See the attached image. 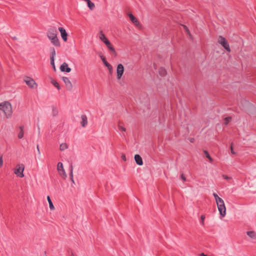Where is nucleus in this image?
Listing matches in <instances>:
<instances>
[{
  "mask_svg": "<svg viewBox=\"0 0 256 256\" xmlns=\"http://www.w3.org/2000/svg\"><path fill=\"white\" fill-rule=\"evenodd\" d=\"M232 118L230 117H226L225 118V120L226 121V124H227L230 120Z\"/></svg>",
  "mask_w": 256,
  "mask_h": 256,
  "instance_id": "36",
  "label": "nucleus"
},
{
  "mask_svg": "<svg viewBox=\"0 0 256 256\" xmlns=\"http://www.w3.org/2000/svg\"><path fill=\"white\" fill-rule=\"evenodd\" d=\"M3 164V160H2V156H0V168L2 166Z\"/></svg>",
  "mask_w": 256,
  "mask_h": 256,
  "instance_id": "35",
  "label": "nucleus"
},
{
  "mask_svg": "<svg viewBox=\"0 0 256 256\" xmlns=\"http://www.w3.org/2000/svg\"><path fill=\"white\" fill-rule=\"evenodd\" d=\"M124 72V67L122 64L118 65L116 68V77L118 80L121 78Z\"/></svg>",
  "mask_w": 256,
  "mask_h": 256,
  "instance_id": "7",
  "label": "nucleus"
},
{
  "mask_svg": "<svg viewBox=\"0 0 256 256\" xmlns=\"http://www.w3.org/2000/svg\"><path fill=\"white\" fill-rule=\"evenodd\" d=\"M200 256H208L207 255L205 254H204V253H202L200 254Z\"/></svg>",
  "mask_w": 256,
  "mask_h": 256,
  "instance_id": "40",
  "label": "nucleus"
},
{
  "mask_svg": "<svg viewBox=\"0 0 256 256\" xmlns=\"http://www.w3.org/2000/svg\"><path fill=\"white\" fill-rule=\"evenodd\" d=\"M129 18L131 22L136 26H138L140 25L138 19L132 14H128Z\"/></svg>",
  "mask_w": 256,
  "mask_h": 256,
  "instance_id": "13",
  "label": "nucleus"
},
{
  "mask_svg": "<svg viewBox=\"0 0 256 256\" xmlns=\"http://www.w3.org/2000/svg\"><path fill=\"white\" fill-rule=\"evenodd\" d=\"M0 110L3 111L7 118H10L12 113V105L7 101L0 103Z\"/></svg>",
  "mask_w": 256,
  "mask_h": 256,
  "instance_id": "2",
  "label": "nucleus"
},
{
  "mask_svg": "<svg viewBox=\"0 0 256 256\" xmlns=\"http://www.w3.org/2000/svg\"><path fill=\"white\" fill-rule=\"evenodd\" d=\"M193 140H194V139H192V140H190V142H193Z\"/></svg>",
  "mask_w": 256,
  "mask_h": 256,
  "instance_id": "43",
  "label": "nucleus"
},
{
  "mask_svg": "<svg viewBox=\"0 0 256 256\" xmlns=\"http://www.w3.org/2000/svg\"><path fill=\"white\" fill-rule=\"evenodd\" d=\"M204 152L206 156L209 160L210 162H212V158L210 157V155L209 154L208 152L206 150H204Z\"/></svg>",
  "mask_w": 256,
  "mask_h": 256,
  "instance_id": "24",
  "label": "nucleus"
},
{
  "mask_svg": "<svg viewBox=\"0 0 256 256\" xmlns=\"http://www.w3.org/2000/svg\"><path fill=\"white\" fill-rule=\"evenodd\" d=\"M24 168V164H18L16 166V168L15 169L14 172L18 176L23 178L24 176L23 173Z\"/></svg>",
  "mask_w": 256,
  "mask_h": 256,
  "instance_id": "5",
  "label": "nucleus"
},
{
  "mask_svg": "<svg viewBox=\"0 0 256 256\" xmlns=\"http://www.w3.org/2000/svg\"><path fill=\"white\" fill-rule=\"evenodd\" d=\"M184 27L186 28V30L188 32V28L186 26H184Z\"/></svg>",
  "mask_w": 256,
  "mask_h": 256,
  "instance_id": "42",
  "label": "nucleus"
},
{
  "mask_svg": "<svg viewBox=\"0 0 256 256\" xmlns=\"http://www.w3.org/2000/svg\"><path fill=\"white\" fill-rule=\"evenodd\" d=\"M122 159L126 161V156H125V155H124V154L122 155Z\"/></svg>",
  "mask_w": 256,
  "mask_h": 256,
  "instance_id": "39",
  "label": "nucleus"
},
{
  "mask_svg": "<svg viewBox=\"0 0 256 256\" xmlns=\"http://www.w3.org/2000/svg\"><path fill=\"white\" fill-rule=\"evenodd\" d=\"M20 132L18 134V137L19 139H21L24 137V126H20Z\"/></svg>",
  "mask_w": 256,
  "mask_h": 256,
  "instance_id": "16",
  "label": "nucleus"
},
{
  "mask_svg": "<svg viewBox=\"0 0 256 256\" xmlns=\"http://www.w3.org/2000/svg\"><path fill=\"white\" fill-rule=\"evenodd\" d=\"M217 205L224 204V201L222 198L218 199V201H216Z\"/></svg>",
  "mask_w": 256,
  "mask_h": 256,
  "instance_id": "30",
  "label": "nucleus"
},
{
  "mask_svg": "<svg viewBox=\"0 0 256 256\" xmlns=\"http://www.w3.org/2000/svg\"><path fill=\"white\" fill-rule=\"evenodd\" d=\"M134 160L137 164L142 166L143 164L142 160L139 154H136L134 156Z\"/></svg>",
  "mask_w": 256,
  "mask_h": 256,
  "instance_id": "14",
  "label": "nucleus"
},
{
  "mask_svg": "<svg viewBox=\"0 0 256 256\" xmlns=\"http://www.w3.org/2000/svg\"><path fill=\"white\" fill-rule=\"evenodd\" d=\"M230 152L233 154H236V152L234 150V149L232 148V144H231V145H230Z\"/></svg>",
  "mask_w": 256,
  "mask_h": 256,
  "instance_id": "34",
  "label": "nucleus"
},
{
  "mask_svg": "<svg viewBox=\"0 0 256 256\" xmlns=\"http://www.w3.org/2000/svg\"><path fill=\"white\" fill-rule=\"evenodd\" d=\"M180 178L183 180V181L185 182L186 180V178L183 174L180 175Z\"/></svg>",
  "mask_w": 256,
  "mask_h": 256,
  "instance_id": "37",
  "label": "nucleus"
},
{
  "mask_svg": "<svg viewBox=\"0 0 256 256\" xmlns=\"http://www.w3.org/2000/svg\"><path fill=\"white\" fill-rule=\"evenodd\" d=\"M51 82L56 88H58V90H59L60 89V87L59 84L56 80H52Z\"/></svg>",
  "mask_w": 256,
  "mask_h": 256,
  "instance_id": "22",
  "label": "nucleus"
},
{
  "mask_svg": "<svg viewBox=\"0 0 256 256\" xmlns=\"http://www.w3.org/2000/svg\"><path fill=\"white\" fill-rule=\"evenodd\" d=\"M60 70L62 72H70L71 71V68L68 66V64L66 62H64L60 66Z\"/></svg>",
  "mask_w": 256,
  "mask_h": 256,
  "instance_id": "12",
  "label": "nucleus"
},
{
  "mask_svg": "<svg viewBox=\"0 0 256 256\" xmlns=\"http://www.w3.org/2000/svg\"><path fill=\"white\" fill-rule=\"evenodd\" d=\"M70 178L72 180V182L74 183V180L73 178V167L72 164H70Z\"/></svg>",
  "mask_w": 256,
  "mask_h": 256,
  "instance_id": "20",
  "label": "nucleus"
},
{
  "mask_svg": "<svg viewBox=\"0 0 256 256\" xmlns=\"http://www.w3.org/2000/svg\"><path fill=\"white\" fill-rule=\"evenodd\" d=\"M37 150H38V152L40 153V152L39 146H38V145L37 146Z\"/></svg>",
  "mask_w": 256,
  "mask_h": 256,
  "instance_id": "41",
  "label": "nucleus"
},
{
  "mask_svg": "<svg viewBox=\"0 0 256 256\" xmlns=\"http://www.w3.org/2000/svg\"><path fill=\"white\" fill-rule=\"evenodd\" d=\"M158 72H159V74L162 76H166V70L163 68H159Z\"/></svg>",
  "mask_w": 256,
  "mask_h": 256,
  "instance_id": "18",
  "label": "nucleus"
},
{
  "mask_svg": "<svg viewBox=\"0 0 256 256\" xmlns=\"http://www.w3.org/2000/svg\"><path fill=\"white\" fill-rule=\"evenodd\" d=\"M99 38L106 44L108 48L113 53L114 56H116V53L114 48L112 46L111 43L106 37L104 34L102 32V31H100V32Z\"/></svg>",
  "mask_w": 256,
  "mask_h": 256,
  "instance_id": "3",
  "label": "nucleus"
},
{
  "mask_svg": "<svg viewBox=\"0 0 256 256\" xmlns=\"http://www.w3.org/2000/svg\"><path fill=\"white\" fill-rule=\"evenodd\" d=\"M100 58L102 61V62H104V64L106 66L110 72V74H112V66L108 62H107V61L106 60L105 58L103 56H100Z\"/></svg>",
  "mask_w": 256,
  "mask_h": 256,
  "instance_id": "11",
  "label": "nucleus"
},
{
  "mask_svg": "<svg viewBox=\"0 0 256 256\" xmlns=\"http://www.w3.org/2000/svg\"><path fill=\"white\" fill-rule=\"evenodd\" d=\"M220 214L222 217H224L226 214V208L224 204L217 205Z\"/></svg>",
  "mask_w": 256,
  "mask_h": 256,
  "instance_id": "10",
  "label": "nucleus"
},
{
  "mask_svg": "<svg viewBox=\"0 0 256 256\" xmlns=\"http://www.w3.org/2000/svg\"><path fill=\"white\" fill-rule=\"evenodd\" d=\"M86 2H87L88 6L90 10H92L95 6L94 4L90 0H89Z\"/></svg>",
  "mask_w": 256,
  "mask_h": 256,
  "instance_id": "21",
  "label": "nucleus"
},
{
  "mask_svg": "<svg viewBox=\"0 0 256 256\" xmlns=\"http://www.w3.org/2000/svg\"><path fill=\"white\" fill-rule=\"evenodd\" d=\"M218 42L220 44L227 52H230L229 44L224 37L221 36H219L218 38Z\"/></svg>",
  "mask_w": 256,
  "mask_h": 256,
  "instance_id": "4",
  "label": "nucleus"
},
{
  "mask_svg": "<svg viewBox=\"0 0 256 256\" xmlns=\"http://www.w3.org/2000/svg\"><path fill=\"white\" fill-rule=\"evenodd\" d=\"M247 235L253 239L256 238V233L254 231H248L246 232Z\"/></svg>",
  "mask_w": 256,
  "mask_h": 256,
  "instance_id": "17",
  "label": "nucleus"
},
{
  "mask_svg": "<svg viewBox=\"0 0 256 256\" xmlns=\"http://www.w3.org/2000/svg\"><path fill=\"white\" fill-rule=\"evenodd\" d=\"M68 148L66 144L63 143L60 145V150H64Z\"/></svg>",
  "mask_w": 256,
  "mask_h": 256,
  "instance_id": "25",
  "label": "nucleus"
},
{
  "mask_svg": "<svg viewBox=\"0 0 256 256\" xmlns=\"http://www.w3.org/2000/svg\"><path fill=\"white\" fill-rule=\"evenodd\" d=\"M62 79L66 86L67 90H71L72 88V84L69 78L67 77L63 76Z\"/></svg>",
  "mask_w": 256,
  "mask_h": 256,
  "instance_id": "8",
  "label": "nucleus"
},
{
  "mask_svg": "<svg viewBox=\"0 0 256 256\" xmlns=\"http://www.w3.org/2000/svg\"><path fill=\"white\" fill-rule=\"evenodd\" d=\"M47 200L49 204L50 208L51 210H53L54 208V206L51 200L50 196H47Z\"/></svg>",
  "mask_w": 256,
  "mask_h": 256,
  "instance_id": "19",
  "label": "nucleus"
},
{
  "mask_svg": "<svg viewBox=\"0 0 256 256\" xmlns=\"http://www.w3.org/2000/svg\"><path fill=\"white\" fill-rule=\"evenodd\" d=\"M118 128L119 130L122 131L124 132H126V128L122 126L120 124V122H119V124H118Z\"/></svg>",
  "mask_w": 256,
  "mask_h": 256,
  "instance_id": "28",
  "label": "nucleus"
},
{
  "mask_svg": "<svg viewBox=\"0 0 256 256\" xmlns=\"http://www.w3.org/2000/svg\"><path fill=\"white\" fill-rule=\"evenodd\" d=\"M205 218V216L204 215H202L200 216V220H201V223L202 224V225H204V220Z\"/></svg>",
  "mask_w": 256,
  "mask_h": 256,
  "instance_id": "32",
  "label": "nucleus"
},
{
  "mask_svg": "<svg viewBox=\"0 0 256 256\" xmlns=\"http://www.w3.org/2000/svg\"><path fill=\"white\" fill-rule=\"evenodd\" d=\"M52 113L54 116H56L58 114V110L55 106H52Z\"/></svg>",
  "mask_w": 256,
  "mask_h": 256,
  "instance_id": "26",
  "label": "nucleus"
},
{
  "mask_svg": "<svg viewBox=\"0 0 256 256\" xmlns=\"http://www.w3.org/2000/svg\"><path fill=\"white\" fill-rule=\"evenodd\" d=\"M50 51H51L50 59L54 60V56H56V51H55L54 48H51Z\"/></svg>",
  "mask_w": 256,
  "mask_h": 256,
  "instance_id": "23",
  "label": "nucleus"
},
{
  "mask_svg": "<svg viewBox=\"0 0 256 256\" xmlns=\"http://www.w3.org/2000/svg\"><path fill=\"white\" fill-rule=\"evenodd\" d=\"M57 167H58L57 168L58 170V172H60V170L61 169H63L64 168L62 164V162H59L58 164Z\"/></svg>",
  "mask_w": 256,
  "mask_h": 256,
  "instance_id": "29",
  "label": "nucleus"
},
{
  "mask_svg": "<svg viewBox=\"0 0 256 256\" xmlns=\"http://www.w3.org/2000/svg\"><path fill=\"white\" fill-rule=\"evenodd\" d=\"M56 32V30L55 28H50L47 32V36L54 46H60V42L58 38Z\"/></svg>",
  "mask_w": 256,
  "mask_h": 256,
  "instance_id": "1",
  "label": "nucleus"
},
{
  "mask_svg": "<svg viewBox=\"0 0 256 256\" xmlns=\"http://www.w3.org/2000/svg\"><path fill=\"white\" fill-rule=\"evenodd\" d=\"M24 82L30 88H36L37 84L35 82L34 80L30 77H26L24 80Z\"/></svg>",
  "mask_w": 256,
  "mask_h": 256,
  "instance_id": "6",
  "label": "nucleus"
},
{
  "mask_svg": "<svg viewBox=\"0 0 256 256\" xmlns=\"http://www.w3.org/2000/svg\"><path fill=\"white\" fill-rule=\"evenodd\" d=\"M213 196L215 198L216 201H218V199H220V198L218 194L216 193L213 194Z\"/></svg>",
  "mask_w": 256,
  "mask_h": 256,
  "instance_id": "33",
  "label": "nucleus"
},
{
  "mask_svg": "<svg viewBox=\"0 0 256 256\" xmlns=\"http://www.w3.org/2000/svg\"><path fill=\"white\" fill-rule=\"evenodd\" d=\"M58 172L64 178H65L67 176L64 168L61 169L60 172Z\"/></svg>",
  "mask_w": 256,
  "mask_h": 256,
  "instance_id": "27",
  "label": "nucleus"
},
{
  "mask_svg": "<svg viewBox=\"0 0 256 256\" xmlns=\"http://www.w3.org/2000/svg\"><path fill=\"white\" fill-rule=\"evenodd\" d=\"M58 30L60 32L61 36L64 42H66L68 40V34L66 32V30L62 27L58 28Z\"/></svg>",
  "mask_w": 256,
  "mask_h": 256,
  "instance_id": "9",
  "label": "nucleus"
},
{
  "mask_svg": "<svg viewBox=\"0 0 256 256\" xmlns=\"http://www.w3.org/2000/svg\"><path fill=\"white\" fill-rule=\"evenodd\" d=\"M223 178L226 180H229L230 179V178L227 176L226 175H223Z\"/></svg>",
  "mask_w": 256,
  "mask_h": 256,
  "instance_id": "38",
  "label": "nucleus"
},
{
  "mask_svg": "<svg viewBox=\"0 0 256 256\" xmlns=\"http://www.w3.org/2000/svg\"><path fill=\"white\" fill-rule=\"evenodd\" d=\"M54 59H50V64L52 66V68H54V70H56V66H55V64H54Z\"/></svg>",
  "mask_w": 256,
  "mask_h": 256,
  "instance_id": "31",
  "label": "nucleus"
},
{
  "mask_svg": "<svg viewBox=\"0 0 256 256\" xmlns=\"http://www.w3.org/2000/svg\"><path fill=\"white\" fill-rule=\"evenodd\" d=\"M82 122L81 125L82 127H85L88 124V118L86 115L83 114L81 116Z\"/></svg>",
  "mask_w": 256,
  "mask_h": 256,
  "instance_id": "15",
  "label": "nucleus"
}]
</instances>
